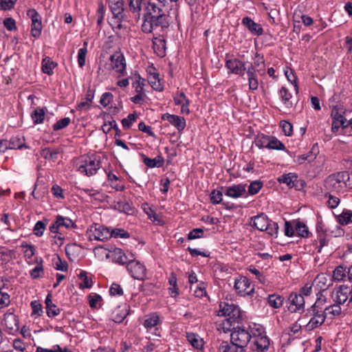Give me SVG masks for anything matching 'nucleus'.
I'll return each mask as SVG.
<instances>
[{
    "mask_svg": "<svg viewBox=\"0 0 352 352\" xmlns=\"http://www.w3.org/2000/svg\"><path fill=\"white\" fill-rule=\"evenodd\" d=\"M113 95L110 92L104 93L100 100V103L104 107H107L113 100Z\"/></svg>",
    "mask_w": 352,
    "mask_h": 352,
    "instance_id": "338daca9",
    "label": "nucleus"
},
{
    "mask_svg": "<svg viewBox=\"0 0 352 352\" xmlns=\"http://www.w3.org/2000/svg\"><path fill=\"white\" fill-rule=\"evenodd\" d=\"M89 304L91 308L97 307L99 302L102 300V297L97 294H92L88 296Z\"/></svg>",
    "mask_w": 352,
    "mask_h": 352,
    "instance_id": "0e129e2a",
    "label": "nucleus"
},
{
    "mask_svg": "<svg viewBox=\"0 0 352 352\" xmlns=\"http://www.w3.org/2000/svg\"><path fill=\"white\" fill-rule=\"evenodd\" d=\"M144 79L138 74L135 80L132 83V87L134 88L136 95L131 98V102L137 104H141L144 102L146 98L144 89Z\"/></svg>",
    "mask_w": 352,
    "mask_h": 352,
    "instance_id": "2eb2a0df",
    "label": "nucleus"
},
{
    "mask_svg": "<svg viewBox=\"0 0 352 352\" xmlns=\"http://www.w3.org/2000/svg\"><path fill=\"white\" fill-rule=\"evenodd\" d=\"M160 318L157 313H151L146 316L143 322V326L147 329L151 330L153 327L160 324Z\"/></svg>",
    "mask_w": 352,
    "mask_h": 352,
    "instance_id": "473e14b6",
    "label": "nucleus"
},
{
    "mask_svg": "<svg viewBox=\"0 0 352 352\" xmlns=\"http://www.w3.org/2000/svg\"><path fill=\"white\" fill-rule=\"evenodd\" d=\"M279 96L281 99L282 102L285 104L287 108H292L293 103L291 101L292 98V94L289 92L288 89L285 87H282L278 91Z\"/></svg>",
    "mask_w": 352,
    "mask_h": 352,
    "instance_id": "f704fd0d",
    "label": "nucleus"
},
{
    "mask_svg": "<svg viewBox=\"0 0 352 352\" xmlns=\"http://www.w3.org/2000/svg\"><path fill=\"white\" fill-rule=\"evenodd\" d=\"M89 240L104 241L111 238L110 230L99 223H94L87 230Z\"/></svg>",
    "mask_w": 352,
    "mask_h": 352,
    "instance_id": "9b49d317",
    "label": "nucleus"
},
{
    "mask_svg": "<svg viewBox=\"0 0 352 352\" xmlns=\"http://www.w3.org/2000/svg\"><path fill=\"white\" fill-rule=\"evenodd\" d=\"M321 290L327 289L331 285V280L325 274H320L315 280Z\"/></svg>",
    "mask_w": 352,
    "mask_h": 352,
    "instance_id": "ea45409f",
    "label": "nucleus"
},
{
    "mask_svg": "<svg viewBox=\"0 0 352 352\" xmlns=\"http://www.w3.org/2000/svg\"><path fill=\"white\" fill-rule=\"evenodd\" d=\"M107 179L110 183L111 186L118 191H123L125 189L124 185L121 182L120 179L109 171L107 173Z\"/></svg>",
    "mask_w": 352,
    "mask_h": 352,
    "instance_id": "72a5a7b5",
    "label": "nucleus"
},
{
    "mask_svg": "<svg viewBox=\"0 0 352 352\" xmlns=\"http://www.w3.org/2000/svg\"><path fill=\"white\" fill-rule=\"evenodd\" d=\"M28 16L31 19V33L34 38L38 37L42 31L41 16L35 9L27 11Z\"/></svg>",
    "mask_w": 352,
    "mask_h": 352,
    "instance_id": "dca6fc26",
    "label": "nucleus"
},
{
    "mask_svg": "<svg viewBox=\"0 0 352 352\" xmlns=\"http://www.w3.org/2000/svg\"><path fill=\"white\" fill-rule=\"evenodd\" d=\"M21 247L23 250V254L25 261L29 265H31V259L32 258L36 252L34 245L32 244H28L26 242H23L21 245Z\"/></svg>",
    "mask_w": 352,
    "mask_h": 352,
    "instance_id": "c9c22d12",
    "label": "nucleus"
},
{
    "mask_svg": "<svg viewBox=\"0 0 352 352\" xmlns=\"http://www.w3.org/2000/svg\"><path fill=\"white\" fill-rule=\"evenodd\" d=\"M245 192V184H235L227 187L224 192L225 195L229 197L237 199L243 196Z\"/></svg>",
    "mask_w": 352,
    "mask_h": 352,
    "instance_id": "b1692460",
    "label": "nucleus"
},
{
    "mask_svg": "<svg viewBox=\"0 0 352 352\" xmlns=\"http://www.w3.org/2000/svg\"><path fill=\"white\" fill-rule=\"evenodd\" d=\"M268 149L284 151L285 150V146L276 137L270 136Z\"/></svg>",
    "mask_w": 352,
    "mask_h": 352,
    "instance_id": "de8ad7c7",
    "label": "nucleus"
},
{
    "mask_svg": "<svg viewBox=\"0 0 352 352\" xmlns=\"http://www.w3.org/2000/svg\"><path fill=\"white\" fill-rule=\"evenodd\" d=\"M1 324L10 335H14L19 329V320L16 316L11 312L6 313L3 315Z\"/></svg>",
    "mask_w": 352,
    "mask_h": 352,
    "instance_id": "4468645a",
    "label": "nucleus"
},
{
    "mask_svg": "<svg viewBox=\"0 0 352 352\" xmlns=\"http://www.w3.org/2000/svg\"><path fill=\"white\" fill-rule=\"evenodd\" d=\"M45 229V224L43 221H38L36 223L33 231L35 235L41 236L43 234Z\"/></svg>",
    "mask_w": 352,
    "mask_h": 352,
    "instance_id": "69168bd1",
    "label": "nucleus"
},
{
    "mask_svg": "<svg viewBox=\"0 0 352 352\" xmlns=\"http://www.w3.org/2000/svg\"><path fill=\"white\" fill-rule=\"evenodd\" d=\"M66 227V222L64 217L58 216L56 220L50 226V230L53 234V245L60 248L65 242V233L63 228Z\"/></svg>",
    "mask_w": 352,
    "mask_h": 352,
    "instance_id": "0eeeda50",
    "label": "nucleus"
},
{
    "mask_svg": "<svg viewBox=\"0 0 352 352\" xmlns=\"http://www.w3.org/2000/svg\"><path fill=\"white\" fill-rule=\"evenodd\" d=\"M263 331V326L257 323L248 325L234 327L230 334L231 342L236 343L243 349H246L253 336H259Z\"/></svg>",
    "mask_w": 352,
    "mask_h": 352,
    "instance_id": "f03ea898",
    "label": "nucleus"
},
{
    "mask_svg": "<svg viewBox=\"0 0 352 352\" xmlns=\"http://www.w3.org/2000/svg\"><path fill=\"white\" fill-rule=\"evenodd\" d=\"M264 231L272 236L277 237L278 232V223L270 220V223H267L266 229H264Z\"/></svg>",
    "mask_w": 352,
    "mask_h": 352,
    "instance_id": "5fc2aeb1",
    "label": "nucleus"
},
{
    "mask_svg": "<svg viewBox=\"0 0 352 352\" xmlns=\"http://www.w3.org/2000/svg\"><path fill=\"white\" fill-rule=\"evenodd\" d=\"M87 50L86 47L80 48L78 51V64L80 67H83L85 65L86 55Z\"/></svg>",
    "mask_w": 352,
    "mask_h": 352,
    "instance_id": "13d9d810",
    "label": "nucleus"
},
{
    "mask_svg": "<svg viewBox=\"0 0 352 352\" xmlns=\"http://www.w3.org/2000/svg\"><path fill=\"white\" fill-rule=\"evenodd\" d=\"M162 118L164 120H167L170 124L177 128L179 131H182L186 126L185 118L177 115L167 113H164Z\"/></svg>",
    "mask_w": 352,
    "mask_h": 352,
    "instance_id": "4be33fe9",
    "label": "nucleus"
},
{
    "mask_svg": "<svg viewBox=\"0 0 352 352\" xmlns=\"http://www.w3.org/2000/svg\"><path fill=\"white\" fill-rule=\"evenodd\" d=\"M173 100L176 105H181L182 113L189 114L190 100L183 91H177L173 97Z\"/></svg>",
    "mask_w": 352,
    "mask_h": 352,
    "instance_id": "5701e85b",
    "label": "nucleus"
},
{
    "mask_svg": "<svg viewBox=\"0 0 352 352\" xmlns=\"http://www.w3.org/2000/svg\"><path fill=\"white\" fill-rule=\"evenodd\" d=\"M252 65L261 75L265 74V60L263 56H261L256 53Z\"/></svg>",
    "mask_w": 352,
    "mask_h": 352,
    "instance_id": "c03bdc74",
    "label": "nucleus"
},
{
    "mask_svg": "<svg viewBox=\"0 0 352 352\" xmlns=\"http://www.w3.org/2000/svg\"><path fill=\"white\" fill-rule=\"evenodd\" d=\"M36 352H66V348L61 349L59 345H54L52 349H45L41 346L36 348Z\"/></svg>",
    "mask_w": 352,
    "mask_h": 352,
    "instance_id": "774afa93",
    "label": "nucleus"
},
{
    "mask_svg": "<svg viewBox=\"0 0 352 352\" xmlns=\"http://www.w3.org/2000/svg\"><path fill=\"white\" fill-rule=\"evenodd\" d=\"M295 227V231L298 236L308 238L310 236V232L308 230V227L302 221H293Z\"/></svg>",
    "mask_w": 352,
    "mask_h": 352,
    "instance_id": "e433bc0d",
    "label": "nucleus"
},
{
    "mask_svg": "<svg viewBox=\"0 0 352 352\" xmlns=\"http://www.w3.org/2000/svg\"><path fill=\"white\" fill-rule=\"evenodd\" d=\"M143 156V162L144 164L148 166V168H155V167H162L164 165V160L163 157L160 155H157L155 158L151 159L144 154Z\"/></svg>",
    "mask_w": 352,
    "mask_h": 352,
    "instance_id": "2f4dec72",
    "label": "nucleus"
},
{
    "mask_svg": "<svg viewBox=\"0 0 352 352\" xmlns=\"http://www.w3.org/2000/svg\"><path fill=\"white\" fill-rule=\"evenodd\" d=\"M270 135H266L265 134H258L254 140V144L256 146L259 148H268L269 141H270Z\"/></svg>",
    "mask_w": 352,
    "mask_h": 352,
    "instance_id": "a18cd8bd",
    "label": "nucleus"
},
{
    "mask_svg": "<svg viewBox=\"0 0 352 352\" xmlns=\"http://www.w3.org/2000/svg\"><path fill=\"white\" fill-rule=\"evenodd\" d=\"M285 234L287 236H293L295 234V227L293 222L285 221V228H284Z\"/></svg>",
    "mask_w": 352,
    "mask_h": 352,
    "instance_id": "e2e57ef3",
    "label": "nucleus"
},
{
    "mask_svg": "<svg viewBox=\"0 0 352 352\" xmlns=\"http://www.w3.org/2000/svg\"><path fill=\"white\" fill-rule=\"evenodd\" d=\"M324 187L329 192L344 193L352 188V173L340 171L331 174L324 180Z\"/></svg>",
    "mask_w": 352,
    "mask_h": 352,
    "instance_id": "7ed1b4c3",
    "label": "nucleus"
},
{
    "mask_svg": "<svg viewBox=\"0 0 352 352\" xmlns=\"http://www.w3.org/2000/svg\"><path fill=\"white\" fill-rule=\"evenodd\" d=\"M42 262V258L40 259V262H38V259L36 258V265L30 271V275L33 279L39 278L43 276L44 270L43 267Z\"/></svg>",
    "mask_w": 352,
    "mask_h": 352,
    "instance_id": "37998d69",
    "label": "nucleus"
},
{
    "mask_svg": "<svg viewBox=\"0 0 352 352\" xmlns=\"http://www.w3.org/2000/svg\"><path fill=\"white\" fill-rule=\"evenodd\" d=\"M267 302L271 307L278 309L283 305L284 298L280 295L271 294L268 296Z\"/></svg>",
    "mask_w": 352,
    "mask_h": 352,
    "instance_id": "79ce46f5",
    "label": "nucleus"
},
{
    "mask_svg": "<svg viewBox=\"0 0 352 352\" xmlns=\"http://www.w3.org/2000/svg\"><path fill=\"white\" fill-rule=\"evenodd\" d=\"M254 343L252 350L256 352H266L270 346V342L269 338L265 335V329L263 327V331L259 336H253Z\"/></svg>",
    "mask_w": 352,
    "mask_h": 352,
    "instance_id": "a211bd4d",
    "label": "nucleus"
},
{
    "mask_svg": "<svg viewBox=\"0 0 352 352\" xmlns=\"http://www.w3.org/2000/svg\"><path fill=\"white\" fill-rule=\"evenodd\" d=\"M109 7L116 18L120 19L123 16L122 0H107Z\"/></svg>",
    "mask_w": 352,
    "mask_h": 352,
    "instance_id": "bb28decb",
    "label": "nucleus"
},
{
    "mask_svg": "<svg viewBox=\"0 0 352 352\" xmlns=\"http://www.w3.org/2000/svg\"><path fill=\"white\" fill-rule=\"evenodd\" d=\"M288 310L292 313L300 312L305 309V299L297 293H292L288 298Z\"/></svg>",
    "mask_w": 352,
    "mask_h": 352,
    "instance_id": "6ab92c4d",
    "label": "nucleus"
},
{
    "mask_svg": "<svg viewBox=\"0 0 352 352\" xmlns=\"http://www.w3.org/2000/svg\"><path fill=\"white\" fill-rule=\"evenodd\" d=\"M219 307L218 315L226 317L225 320L236 322L241 317L239 307L234 304L221 302Z\"/></svg>",
    "mask_w": 352,
    "mask_h": 352,
    "instance_id": "9d476101",
    "label": "nucleus"
},
{
    "mask_svg": "<svg viewBox=\"0 0 352 352\" xmlns=\"http://www.w3.org/2000/svg\"><path fill=\"white\" fill-rule=\"evenodd\" d=\"M234 289L241 296L251 295L254 292V288L251 281L246 276H243L235 279Z\"/></svg>",
    "mask_w": 352,
    "mask_h": 352,
    "instance_id": "f8f14e48",
    "label": "nucleus"
},
{
    "mask_svg": "<svg viewBox=\"0 0 352 352\" xmlns=\"http://www.w3.org/2000/svg\"><path fill=\"white\" fill-rule=\"evenodd\" d=\"M219 352H246V349H243L236 343L230 341H223L219 346Z\"/></svg>",
    "mask_w": 352,
    "mask_h": 352,
    "instance_id": "cd10ccee",
    "label": "nucleus"
},
{
    "mask_svg": "<svg viewBox=\"0 0 352 352\" xmlns=\"http://www.w3.org/2000/svg\"><path fill=\"white\" fill-rule=\"evenodd\" d=\"M242 24L248 28V30L253 34L256 36H261L263 33V29L262 26L255 23L250 17H244L242 20Z\"/></svg>",
    "mask_w": 352,
    "mask_h": 352,
    "instance_id": "393cba45",
    "label": "nucleus"
},
{
    "mask_svg": "<svg viewBox=\"0 0 352 352\" xmlns=\"http://www.w3.org/2000/svg\"><path fill=\"white\" fill-rule=\"evenodd\" d=\"M245 62L239 60L233 55L226 54L225 67L228 70L229 74L238 76H243L246 70Z\"/></svg>",
    "mask_w": 352,
    "mask_h": 352,
    "instance_id": "1a4fd4ad",
    "label": "nucleus"
},
{
    "mask_svg": "<svg viewBox=\"0 0 352 352\" xmlns=\"http://www.w3.org/2000/svg\"><path fill=\"white\" fill-rule=\"evenodd\" d=\"M95 252L96 254H101L107 258H111L120 265L127 264L129 261L135 259V256L133 253H125L122 249L118 248H111L110 249L102 247L96 248Z\"/></svg>",
    "mask_w": 352,
    "mask_h": 352,
    "instance_id": "39448f33",
    "label": "nucleus"
},
{
    "mask_svg": "<svg viewBox=\"0 0 352 352\" xmlns=\"http://www.w3.org/2000/svg\"><path fill=\"white\" fill-rule=\"evenodd\" d=\"M252 220L253 221V226L260 231H264V229H266V226H267V223H270V221L267 215L263 213L252 217Z\"/></svg>",
    "mask_w": 352,
    "mask_h": 352,
    "instance_id": "c756f323",
    "label": "nucleus"
},
{
    "mask_svg": "<svg viewBox=\"0 0 352 352\" xmlns=\"http://www.w3.org/2000/svg\"><path fill=\"white\" fill-rule=\"evenodd\" d=\"M9 148L11 149H21L23 148H26L24 138L19 136L12 137L10 141Z\"/></svg>",
    "mask_w": 352,
    "mask_h": 352,
    "instance_id": "49530a36",
    "label": "nucleus"
},
{
    "mask_svg": "<svg viewBox=\"0 0 352 352\" xmlns=\"http://www.w3.org/2000/svg\"><path fill=\"white\" fill-rule=\"evenodd\" d=\"M138 116L136 113H130L126 118L122 119V124L124 129H129L136 121Z\"/></svg>",
    "mask_w": 352,
    "mask_h": 352,
    "instance_id": "6e6d98bb",
    "label": "nucleus"
},
{
    "mask_svg": "<svg viewBox=\"0 0 352 352\" xmlns=\"http://www.w3.org/2000/svg\"><path fill=\"white\" fill-rule=\"evenodd\" d=\"M169 5L156 0H149L146 7V14L143 16L142 31L149 34L160 29L163 31L169 25L167 14Z\"/></svg>",
    "mask_w": 352,
    "mask_h": 352,
    "instance_id": "f257e3e1",
    "label": "nucleus"
},
{
    "mask_svg": "<svg viewBox=\"0 0 352 352\" xmlns=\"http://www.w3.org/2000/svg\"><path fill=\"white\" fill-rule=\"evenodd\" d=\"M71 166L74 170L90 177L96 175L100 168V157L96 155H82L72 160Z\"/></svg>",
    "mask_w": 352,
    "mask_h": 352,
    "instance_id": "20e7f679",
    "label": "nucleus"
},
{
    "mask_svg": "<svg viewBox=\"0 0 352 352\" xmlns=\"http://www.w3.org/2000/svg\"><path fill=\"white\" fill-rule=\"evenodd\" d=\"M111 67L120 76L126 74V63L124 56L121 52H116L110 56Z\"/></svg>",
    "mask_w": 352,
    "mask_h": 352,
    "instance_id": "ddd939ff",
    "label": "nucleus"
},
{
    "mask_svg": "<svg viewBox=\"0 0 352 352\" xmlns=\"http://www.w3.org/2000/svg\"><path fill=\"white\" fill-rule=\"evenodd\" d=\"M331 116L333 118L331 131L333 133H337L340 127L345 128L347 126L346 119L340 113H338L336 108H333L331 111Z\"/></svg>",
    "mask_w": 352,
    "mask_h": 352,
    "instance_id": "412c9836",
    "label": "nucleus"
},
{
    "mask_svg": "<svg viewBox=\"0 0 352 352\" xmlns=\"http://www.w3.org/2000/svg\"><path fill=\"white\" fill-rule=\"evenodd\" d=\"M186 338L188 342L195 349L197 350H201L204 348V341L198 334L194 333H187Z\"/></svg>",
    "mask_w": 352,
    "mask_h": 352,
    "instance_id": "c85d7f7f",
    "label": "nucleus"
},
{
    "mask_svg": "<svg viewBox=\"0 0 352 352\" xmlns=\"http://www.w3.org/2000/svg\"><path fill=\"white\" fill-rule=\"evenodd\" d=\"M223 192L220 190H214L210 193V200L214 204H218L221 202Z\"/></svg>",
    "mask_w": 352,
    "mask_h": 352,
    "instance_id": "680f3d73",
    "label": "nucleus"
},
{
    "mask_svg": "<svg viewBox=\"0 0 352 352\" xmlns=\"http://www.w3.org/2000/svg\"><path fill=\"white\" fill-rule=\"evenodd\" d=\"M143 210L144 212L147 214L148 219L151 220L153 222H157L159 223L160 220L157 215L156 212L151 208L147 204H144L143 205Z\"/></svg>",
    "mask_w": 352,
    "mask_h": 352,
    "instance_id": "09e8293b",
    "label": "nucleus"
},
{
    "mask_svg": "<svg viewBox=\"0 0 352 352\" xmlns=\"http://www.w3.org/2000/svg\"><path fill=\"white\" fill-rule=\"evenodd\" d=\"M307 314L311 316V318L308 323L305 326V328L309 331L321 326L326 319V315L323 314V310L322 309H318L316 302L308 310Z\"/></svg>",
    "mask_w": 352,
    "mask_h": 352,
    "instance_id": "6e6552de",
    "label": "nucleus"
},
{
    "mask_svg": "<svg viewBox=\"0 0 352 352\" xmlns=\"http://www.w3.org/2000/svg\"><path fill=\"white\" fill-rule=\"evenodd\" d=\"M340 304L335 303L333 305H329L327 307L323 310V314L326 315V318L329 316L330 318H335L341 314L342 309L340 307Z\"/></svg>",
    "mask_w": 352,
    "mask_h": 352,
    "instance_id": "4c0bfd02",
    "label": "nucleus"
},
{
    "mask_svg": "<svg viewBox=\"0 0 352 352\" xmlns=\"http://www.w3.org/2000/svg\"><path fill=\"white\" fill-rule=\"evenodd\" d=\"M346 277L348 280L352 283V265L348 268L343 265H338L333 271L332 278L335 281H342Z\"/></svg>",
    "mask_w": 352,
    "mask_h": 352,
    "instance_id": "aec40b11",
    "label": "nucleus"
},
{
    "mask_svg": "<svg viewBox=\"0 0 352 352\" xmlns=\"http://www.w3.org/2000/svg\"><path fill=\"white\" fill-rule=\"evenodd\" d=\"M45 111L43 109H36L32 113V118L35 124H41L43 122Z\"/></svg>",
    "mask_w": 352,
    "mask_h": 352,
    "instance_id": "864d4df0",
    "label": "nucleus"
},
{
    "mask_svg": "<svg viewBox=\"0 0 352 352\" xmlns=\"http://www.w3.org/2000/svg\"><path fill=\"white\" fill-rule=\"evenodd\" d=\"M111 237L126 239L129 237L128 232L123 229L116 228L110 231Z\"/></svg>",
    "mask_w": 352,
    "mask_h": 352,
    "instance_id": "bf43d9fd",
    "label": "nucleus"
},
{
    "mask_svg": "<svg viewBox=\"0 0 352 352\" xmlns=\"http://www.w3.org/2000/svg\"><path fill=\"white\" fill-rule=\"evenodd\" d=\"M126 269L131 276L138 280H142L146 276V268L143 264L134 260L129 261Z\"/></svg>",
    "mask_w": 352,
    "mask_h": 352,
    "instance_id": "f3484780",
    "label": "nucleus"
},
{
    "mask_svg": "<svg viewBox=\"0 0 352 352\" xmlns=\"http://www.w3.org/2000/svg\"><path fill=\"white\" fill-rule=\"evenodd\" d=\"M352 218V211L349 210H344L341 214H340L338 217V222L341 225H346L349 223L351 222Z\"/></svg>",
    "mask_w": 352,
    "mask_h": 352,
    "instance_id": "8fccbe9b",
    "label": "nucleus"
},
{
    "mask_svg": "<svg viewBox=\"0 0 352 352\" xmlns=\"http://www.w3.org/2000/svg\"><path fill=\"white\" fill-rule=\"evenodd\" d=\"M127 309H118L115 311L113 316V320L116 323L122 322L127 316Z\"/></svg>",
    "mask_w": 352,
    "mask_h": 352,
    "instance_id": "603ef678",
    "label": "nucleus"
},
{
    "mask_svg": "<svg viewBox=\"0 0 352 352\" xmlns=\"http://www.w3.org/2000/svg\"><path fill=\"white\" fill-rule=\"evenodd\" d=\"M144 0H129V8L133 13H137L140 16V12Z\"/></svg>",
    "mask_w": 352,
    "mask_h": 352,
    "instance_id": "3c124183",
    "label": "nucleus"
},
{
    "mask_svg": "<svg viewBox=\"0 0 352 352\" xmlns=\"http://www.w3.org/2000/svg\"><path fill=\"white\" fill-rule=\"evenodd\" d=\"M277 180L279 183L285 184L289 188H292L295 186V184L298 181V176L296 173H289L278 177Z\"/></svg>",
    "mask_w": 352,
    "mask_h": 352,
    "instance_id": "7c9ffc66",
    "label": "nucleus"
},
{
    "mask_svg": "<svg viewBox=\"0 0 352 352\" xmlns=\"http://www.w3.org/2000/svg\"><path fill=\"white\" fill-rule=\"evenodd\" d=\"M79 282V287L82 289L91 288L93 285V281L91 277H89L86 272L80 271L78 275Z\"/></svg>",
    "mask_w": 352,
    "mask_h": 352,
    "instance_id": "a19ab883",
    "label": "nucleus"
},
{
    "mask_svg": "<svg viewBox=\"0 0 352 352\" xmlns=\"http://www.w3.org/2000/svg\"><path fill=\"white\" fill-rule=\"evenodd\" d=\"M148 81L153 89L158 91H161L163 90V84L161 82L159 74H151L150 76H148Z\"/></svg>",
    "mask_w": 352,
    "mask_h": 352,
    "instance_id": "58836bf2",
    "label": "nucleus"
},
{
    "mask_svg": "<svg viewBox=\"0 0 352 352\" xmlns=\"http://www.w3.org/2000/svg\"><path fill=\"white\" fill-rule=\"evenodd\" d=\"M280 124L285 135L291 136L293 134V126L290 122L282 120Z\"/></svg>",
    "mask_w": 352,
    "mask_h": 352,
    "instance_id": "052dcab7",
    "label": "nucleus"
},
{
    "mask_svg": "<svg viewBox=\"0 0 352 352\" xmlns=\"http://www.w3.org/2000/svg\"><path fill=\"white\" fill-rule=\"evenodd\" d=\"M153 48L157 56L164 57L166 55V41L162 35L153 37Z\"/></svg>",
    "mask_w": 352,
    "mask_h": 352,
    "instance_id": "a878e982",
    "label": "nucleus"
},
{
    "mask_svg": "<svg viewBox=\"0 0 352 352\" xmlns=\"http://www.w3.org/2000/svg\"><path fill=\"white\" fill-rule=\"evenodd\" d=\"M81 230L80 226L76 221L67 217V235H69V238L74 241L72 245L67 243V258L72 261L74 259L70 256L72 249L77 255L82 251L81 247L76 243V237L78 239L80 237V232Z\"/></svg>",
    "mask_w": 352,
    "mask_h": 352,
    "instance_id": "423d86ee",
    "label": "nucleus"
},
{
    "mask_svg": "<svg viewBox=\"0 0 352 352\" xmlns=\"http://www.w3.org/2000/svg\"><path fill=\"white\" fill-rule=\"evenodd\" d=\"M263 183L260 181H254L248 186V193L250 195H256L261 189Z\"/></svg>",
    "mask_w": 352,
    "mask_h": 352,
    "instance_id": "4d7b16f0",
    "label": "nucleus"
}]
</instances>
